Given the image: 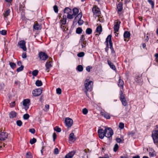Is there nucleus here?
<instances>
[{
    "mask_svg": "<svg viewBox=\"0 0 158 158\" xmlns=\"http://www.w3.org/2000/svg\"><path fill=\"white\" fill-rule=\"evenodd\" d=\"M85 89L83 90L87 96L88 91H90L92 90L93 86V82L90 80H85L84 82Z\"/></svg>",
    "mask_w": 158,
    "mask_h": 158,
    "instance_id": "nucleus-1",
    "label": "nucleus"
},
{
    "mask_svg": "<svg viewBox=\"0 0 158 158\" xmlns=\"http://www.w3.org/2000/svg\"><path fill=\"white\" fill-rule=\"evenodd\" d=\"M156 127L152 132V137L154 143L157 145L158 142V126H156Z\"/></svg>",
    "mask_w": 158,
    "mask_h": 158,
    "instance_id": "nucleus-2",
    "label": "nucleus"
},
{
    "mask_svg": "<svg viewBox=\"0 0 158 158\" xmlns=\"http://www.w3.org/2000/svg\"><path fill=\"white\" fill-rule=\"evenodd\" d=\"M105 136L107 138H110L112 137V136L113 134V132L112 129L110 128H106L105 129Z\"/></svg>",
    "mask_w": 158,
    "mask_h": 158,
    "instance_id": "nucleus-3",
    "label": "nucleus"
},
{
    "mask_svg": "<svg viewBox=\"0 0 158 158\" xmlns=\"http://www.w3.org/2000/svg\"><path fill=\"white\" fill-rule=\"evenodd\" d=\"M64 13L67 15V18L69 19H73V16L72 15V10L69 8H65L64 10Z\"/></svg>",
    "mask_w": 158,
    "mask_h": 158,
    "instance_id": "nucleus-4",
    "label": "nucleus"
},
{
    "mask_svg": "<svg viewBox=\"0 0 158 158\" xmlns=\"http://www.w3.org/2000/svg\"><path fill=\"white\" fill-rule=\"evenodd\" d=\"M92 10L94 16L98 17L100 15L101 12L98 8L94 6L92 8Z\"/></svg>",
    "mask_w": 158,
    "mask_h": 158,
    "instance_id": "nucleus-5",
    "label": "nucleus"
},
{
    "mask_svg": "<svg viewBox=\"0 0 158 158\" xmlns=\"http://www.w3.org/2000/svg\"><path fill=\"white\" fill-rule=\"evenodd\" d=\"M65 125L68 127H70L72 126L73 121L70 118H67L65 120Z\"/></svg>",
    "mask_w": 158,
    "mask_h": 158,
    "instance_id": "nucleus-6",
    "label": "nucleus"
},
{
    "mask_svg": "<svg viewBox=\"0 0 158 158\" xmlns=\"http://www.w3.org/2000/svg\"><path fill=\"white\" fill-rule=\"evenodd\" d=\"M30 102V99H27L23 101V105L24 106V109L26 110H27L29 108Z\"/></svg>",
    "mask_w": 158,
    "mask_h": 158,
    "instance_id": "nucleus-7",
    "label": "nucleus"
},
{
    "mask_svg": "<svg viewBox=\"0 0 158 158\" xmlns=\"http://www.w3.org/2000/svg\"><path fill=\"white\" fill-rule=\"evenodd\" d=\"M39 56L40 59L43 60H45L48 57L46 54L42 52L39 53Z\"/></svg>",
    "mask_w": 158,
    "mask_h": 158,
    "instance_id": "nucleus-8",
    "label": "nucleus"
},
{
    "mask_svg": "<svg viewBox=\"0 0 158 158\" xmlns=\"http://www.w3.org/2000/svg\"><path fill=\"white\" fill-rule=\"evenodd\" d=\"M42 92V90L41 89H37L34 90L32 91V94L35 96H37L40 95Z\"/></svg>",
    "mask_w": 158,
    "mask_h": 158,
    "instance_id": "nucleus-9",
    "label": "nucleus"
},
{
    "mask_svg": "<svg viewBox=\"0 0 158 158\" xmlns=\"http://www.w3.org/2000/svg\"><path fill=\"white\" fill-rule=\"evenodd\" d=\"M26 42L24 40H21L18 43V45L20 47L22 48L24 51H25L27 50V48L25 45Z\"/></svg>",
    "mask_w": 158,
    "mask_h": 158,
    "instance_id": "nucleus-10",
    "label": "nucleus"
},
{
    "mask_svg": "<svg viewBox=\"0 0 158 158\" xmlns=\"http://www.w3.org/2000/svg\"><path fill=\"white\" fill-rule=\"evenodd\" d=\"M98 133L99 137L101 139H103L105 136V131L103 129H100L98 131Z\"/></svg>",
    "mask_w": 158,
    "mask_h": 158,
    "instance_id": "nucleus-11",
    "label": "nucleus"
},
{
    "mask_svg": "<svg viewBox=\"0 0 158 158\" xmlns=\"http://www.w3.org/2000/svg\"><path fill=\"white\" fill-rule=\"evenodd\" d=\"M8 136V134L6 132H2L0 134V140H5Z\"/></svg>",
    "mask_w": 158,
    "mask_h": 158,
    "instance_id": "nucleus-12",
    "label": "nucleus"
},
{
    "mask_svg": "<svg viewBox=\"0 0 158 158\" xmlns=\"http://www.w3.org/2000/svg\"><path fill=\"white\" fill-rule=\"evenodd\" d=\"M120 23V21L117 20L114 23V30L115 32L118 31L119 28V25Z\"/></svg>",
    "mask_w": 158,
    "mask_h": 158,
    "instance_id": "nucleus-13",
    "label": "nucleus"
},
{
    "mask_svg": "<svg viewBox=\"0 0 158 158\" xmlns=\"http://www.w3.org/2000/svg\"><path fill=\"white\" fill-rule=\"evenodd\" d=\"M75 153L74 151H72L66 155L65 158H72Z\"/></svg>",
    "mask_w": 158,
    "mask_h": 158,
    "instance_id": "nucleus-14",
    "label": "nucleus"
},
{
    "mask_svg": "<svg viewBox=\"0 0 158 158\" xmlns=\"http://www.w3.org/2000/svg\"><path fill=\"white\" fill-rule=\"evenodd\" d=\"M111 36L110 35H109L106 39V42L107 45H108V44L109 43L110 45V48L112 46V43L111 42Z\"/></svg>",
    "mask_w": 158,
    "mask_h": 158,
    "instance_id": "nucleus-15",
    "label": "nucleus"
},
{
    "mask_svg": "<svg viewBox=\"0 0 158 158\" xmlns=\"http://www.w3.org/2000/svg\"><path fill=\"white\" fill-rule=\"evenodd\" d=\"M69 141L73 142L76 140V138L73 133H71L69 135Z\"/></svg>",
    "mask_w": 158,
    "mask_h": 158,
    "instance_id": "nucleus-16",
    "label": "nucleus"
},
{
    "mask_svg": "<svg viewBox=\"0 0 158 158\" xmlns=\"http://www.w3.org/2000/svg\"><path fill=\"white\" fill-rule=\"evenodd\" d=\"M45 67L46 68V70L47 72H48L50 68L52 67V65L49 61H47L45 64Z\"/></svg>",
    "mask_w": 158,
    "mask_h": 158,
    "instance_id": "nucleus-17",
    "label": "nucleus"
},
{
    "mask_svg": "<svg viewBox=\"0 0 158 158\" xmlns=\"http://www.w3.org/2000/svg\"><path fill=\"white\" fill-rule=\"evenodd\" d=\"M33 28L35 30H40L41 28V26L39 25L37 22H35Z\"/></svg>",
    "mask_w": 158,
    "mask_h": 158,
    "instance_id": "nucleus-18",
    "label": "nucleus"
},
{
    "mask_svg": "<svg viewBox=\"0 0 158 158\" xmlns=\"http://www.w3.org/2000/svg\"><path fill=\"white\" fill-rule=\"evenodd\" d=\"M101 114L107 119H109L110 118L109 114L106 112H101Z\"/></svg>",
    "mask_w": 158,
    "mask_h": 158,
    "instance_id": "nucleus-19",
    "label": "nucleus"
},
{
    "mask_svg": "<svg viewBox=\"0 0 158 158\" xmlns=\"http://www.w3.org/2000/svg\"><path fill=\"white\" fill-rule=\"evenodd\" d=\"M9 117L10 118H13L15 117L17 115V113L14 111L11 112L9 114Z\"/></svg>",
    "mask_w": 158,
    "mask_h": 158,
    "instance_id": "nucleus-20",
    "label": "nucleus"
},
{
    "mask_svg": "<svg viewBox=\"0 0 158 158\" xmlns=\"http://www.w3.org/2000/svg\"><path fill=\"white\" fill-rule=\"evenodd\" d=\"M73 13L72 14V15L73 16V18L79 12V10L77 8H74L73 10Z\"/></svg>",
    "mask_w": 158,
    "mask_h": 158,
    "instance_id": "nucleus-21",
    "label": "nucleus"
},
{
    "mask_svg": "<svg viewBox=\"0 0 158 158\" xmlns=\"http://www.w3.org/2000/svg\"><path fill=\"white\" fill-rule=\"evenodd\" d=\"M108 64L110 66V68L114 70L116 69L115 66L109 60H107Z\"/></svg>",
    "mask_w": 158,
    "mask_h": 158,
    "instance_id": "nucleus-22",
    "label": "nucleus"
},
{
    "mask_svg": "<svg viewBox=\"0 0 158 158\" xmlns=\"http://www.w3.org/2000/svg\"><path fill=\"white\" fill-rule=\"evenodd\" d=\"M61 23L62 24L64 25L66 23V15H65L63 16V19L61 20Z\"/></svg>",
    "mask_w": 158,
    "mask_h": 158,
    "instance_id": "nucleus-23",
    "label": "nucleus"
},
{
    "mask_svg": "<svg viewBox=\"0 0 158 158\" xmlns=\"http://www.w3.org/2000/svg\"><path fill=\"white\" fill-rule=\"evenodd\" d=\"M82 16V14L80 13L74 19V22H76L77 20H79L80 19H81Z\"/></svg>",
    "mask_w": 158,
    "mask_h": 158,
    "instance_id": "nucleus-24",
    "label": "nucleus"
},
{
    "mask_svg": "<svg viewBox=\"0 0 158 158\" xmlns=\"http://www.w3.org/2000/svg\"><path fill=\"white\" fill-rule=\"evenodd\" d=\"M79 43L82 46V48H85L87 44L86 41H80Z\"/></svg>",
    "mask_w": 158,
    "mask_h": 158,
    "instance_id": "nucleus-25",
    "label": "nucleus"
},
{
    "mask_svg": "<svg viewBox=\"0 0 158 158\" xmlns=\"http://www.w3.org/2000/svg\"><path fill=\"white\" fill-rule=\"evenodd\" d=\"M123 4L121 2H119L117 6V9L118 11H121L123 9Z\"/></svg>",
    "mask_w": 158,
    "mask_h": 158,
    "instance_id": "nucleus-26",
    "label": "nucleus"
},
{
    "mask_svg": "<svg viewBox=\"0 0 158 158\" xmlns=\"http://www.w3.org/2000/svg\"><path fill=\"white\" fill-rule=\"evenodd\" d=\"M123 84L124 82L123 81V80H119V81L118 84V86L122 87V88H123Z\"/></svg>",
    "mask_w": 158,
    "mask_h": 158,
    "instance_id": "nucleus-27",
    "label": "nucleus"
},
{
    "mask_svg": "<svg viewBox=\"0 0 158 158\" xmlns=\"http://www.w3.org/2000/svg\"><path fill=\"white\" fill-rule=\"evenodd\" d=\"M35 85L37 86H40L42 85V83L41 81L38 80L35 82Z\"/></svg>",
    "mask_w": 158,
    "mask_h": 158,
    "instance_id": "nucleus-28",
    "label": "nucleus"
},
{
    "mask_svg": "<svg viewBox=\"0 0 158 158\" xmlns=\"http://www.w3.org/2000/svg\"><path fill=\"white\" fill-rule=\"evenodd\" d=\"M149 155L151 157L155 156L156 155V152L154 151H152L149 152Z\"/></svg>",
    "mask_w": 158,
    "mask_h": 158,
    "instance_id": "nucleus-29",
    "label": "nucleus"
},
{
    "mask_svg": "<svg viewBox=\"0 0 158 158\" xmlns=\"http://www.w3.org/2000/svg\"><path fill=\"white\" fill-rule=\"evenodd\" d=\"M10 11V10L8 9L6 11L5 13L3 14V15L5 16V17H6L9 15Z\"/></svg>",
    "mask_w": 158,
    "mask_h": 158,
    "instance_id": "nucleus-30",
    "label": "nucleus"
},
{
    "mask_svg": "<svg viewBox=\"0 0 158 158\" xmlns=\"http://www.w3.org/2000/svg\"><path fill=\"white\" fill-rule=\"evenodd\" d=\"M102 31V27L101 26H98L96 29V32H98L100 34L101 31Z\"/></svg>",
    "mask_w": 158,
    "mask_h": 158,
    "instance_id": "nucleus-31",
    "label": "nucleus"
},
{
    "mask_svg": "<svg viewBox=\"0 0 158 158\" xmlns=\"http://www.w3.org/2000/svg\"><path fill=\"white\" fill-rule=\"evenodd\" d=\"M130 33L126 31L125 32L124 34V38H128L130 37Z\"/></svg>",
    "mask_w": 158,
    "mask_h": 158,
    "instance_id": "nucleus-32",
    "label": "nucleus"
},
{
    "mask_svg": "<svg viewBox=\"0 0 158 158\" xmlns=\"http://www.w3.org/2000/svg\"><path fill=\"white\" fill-rule=\"evenodd\" d=\"M77 69L78 71L79 72H81L83 70V68L82 65H79L77 66Z\"/></svg>",
    "mask_w": 158,
    "mask_h": 158,
    "instance_id": "nucleus-33",
    "label": "nucleus"
},
{
    "mask_svg": "<svg viewBox=\"0 0 158 158\" xmlns=\"http://www.w3.org/2000/svg\"><path fill=\"white\" fill-rule=\"evenodd\" d=\"M92 32V30L90 28H88L87 29L86 31V33L88 34H90Z\"/></svg>",
    "mask_w": 158,
    "mask_h": 158,
    "instance_id": "nucleus-34",
    "label": "nucleus"
},
{
    "mask_svg": "<svg viewBox=\"0 0 158 158\" xmlns=\"http://www.w3.org/2000/svg\"><path fill=\"white\" fill-rule=\"evenodd\" d=\"M9 64L10 67L13 69L15 68L16 67V64L14 63L10 62Z\"/></svg>",
    "mask_w": 158,
    "mask_h": 158,
    "instance_id": "nucleus-35",
    "label": "nucleus"
},
{
    "mask_svg": "<svg viewBox=\"0 0 158 158\" xmlns=\"http://www.w3.org/2000/svg\"><path fill=\"white\" fill-rule=\"evenodd\" d=\"M125 99V97L124 95L123 94V93L122 92V91H120V100H121L122 99Z\"/></svg>",
    "mask_w": 158,
    "mask_h": 158,
    "instance_id": "nucleus-36",
    "label": "nucleus"
},
{
    "mask_svg": "<svg viewBox=\"0 0 158 158\" xmlns=\"http://www.w3.org/2000/svg\"><path fill=\"white\" fill-rule=\"evenodd\" d=\"M82 30L80 27L77 28L76 30V32L77 33L80 34L82 32Z\"/></svg>",
    "mask_w": 158,
    "mask_h": 158,
    "instance_id": "nucleus-37",
    "label": "nucleus"
},
{
    "mask_svg": "<svg viewBox=\"0 0 158 158\" xmlns=\"http://www.w3.org/2000/svg\"><path fill=\"white\" fill-rule=\"evenodd\" d=\"M36 139L33 138V139L30 140V143L31 144H33L36 142Z\"/></svg>",
    "mask_w": 158,
    "mask_h": 158,
    "instance_id": "nucleus-38",
    "label": "nucleus"
},
{
    "mask_svg": "<svg viewBox=\"0 0 158 158\" xmlns=\"http://www.w3.org/2000/svg\"><path fill=\"white\" fill-rule=\"evenodd\" d=\"M122 102V104L124 106H126L127 104V102L126 99H125L120 100Z\"/></svg>",
    "mask_w": 158,
    "mask_h": 158,
    "instance_id": "nucleus-39",
    "label": "nucleus"
},
{
    "mask_svg": "<svg viewBox=\"0 0 158 158\" xmlns=\"http://www.w3.org/2000/svg\"><path fill=\"white\" fill-rule=\"evenodd\" d=\"M23 67H24L22 65H21V66L20 67H19L17 69V71L18 72H20V71H22L23 69Z\"/></svg>",
    "mask_w": 158,
    "mask_h": 158,
    "instance_id": "nucleus-40",
    "label": "nucleus"
},
{
    "mask_svg": "<svg viewBox=\"0 0 158 158\" xmlns=\"http://www.w3.org/2000/svg\"><path fill=\"white\" fill-rule=\"evenodd\" d=\"M54 129L55 131L58 132H60L61 131V129L57 126Z\"/></svg>",
    "mask_w": 158,
    "mask_h": 158,
    "instance_id": "nucleus-41",
    "label": "nucleus"
},
{
    "mask_svg": "<svg viewBox=\"0 0 158 158\" xmlns=\"http://www.w3.org/2000/svg\"><path fill=\"white\" fill-rule=\"evenodd\" d=\"M56 93L58 94H61L62 91L60 88H58L56 89Z\"/></svg>",
    "mask_w": 158,
    "mask_h": 158,
    "instance_id": "nucleus-42",
    "label": "nucleus"
},
{
    "mask_svg": "<svg viewBox=\"0 0 158 158\" xmlns=\"http://www.w3.org/2000/svg\"><path fill=\"white\" fill-rule=\"evenodd\" d=\"M26 158H32V156L30 152L27 153L26 155Z\"/></svg>",
    "mask_w": 158,
    "mask_h": 158,
    "instance_id": "nucleus-43",
    "label": "nucleus"
},
{
    "mask_svg": "<svg viewBox=\"0 0 158 158\" xmlns=\"http://www.w3.org/2000/svg\"><path fill=\"white\" fill-rule=\"evenodd\" d=\"M29 115L27 114H24L23 116V118L24 119H27L29 118Z\"/></svg>",
    "mask_w": 158,
    "mask_h": 158,
    "instance_id": "nucleus-44",
    "label": "nucleus"
},
{
    "mask_svg": "<svg viewBox=\"0 0 158 158\" xmlns=\"http://www.w3.org/2000/svg\"><path fill=\"white\" fill-rule=\"evenodd\" d=\"M16 124L18 126L20 127L21 126H22V122L21 120H17L16 121Z\"/></svg>",
    "mask_w": 158,
    "mask_h": 158,
    "instance_id": "nucleus-45",
    "label": "nucleus"
},
{
    "mask_svg": "<svg viewBox=\"0 0 158 158\" xmlns=\"http://www.w3.org/2000/svg\"><path fill=\"white\" fill-rule=\"evenodd\" d=\"M118 146L117 144H116L114 148V152H116L118 149Z\"/></svg>",
    "mask_w": 158,
    "mask_h": 158,
    "instance_id": "nucleus-46",
    "label": "nucleus"
},
{
    "mask_svg": "<svg viewBox=\"0 0 158 158\" xmlns=\"http://www.w3.org/2000/svg\"><path fill=\"white\" fill-rule=\"evenodd\" d=\"M38 72V71L37 70H34L32 73V75L33 76H36L37 75Z\"/></svg>",
    "mask_w": 158,
    "mask_h": 158,
    "instance_id": "nucleus-47",
    "label": "nucleus"
},
{
    "mask_svg": "<svg viewBox=\"0 0 158 158\" xmlns=\"http://www.w3.org/2000/svg\"><path fill=\"white\" fill-rule=\"evenodd\" d=\"M148 2L151 5L152 8H153L154 4L153 1L152 0H148Z\"/></svg>",
    "mask_w": 158,
    "mask_h": 158,
    "instance_id": "nucleus-48",
    "label": "nucleus"
},
{
    "mask_svg": "<svg viewBox=\"0 0 158 158\" xmlns=\"http://www.w3.org/2000/svg\"><path fill=\"white\" fill-rule=\"evenodd\" d=\"M84 53L83 52H81L77 54V56L79 57H82L84 56Z\"/></svg>",
    "mask_w": 158,
    "mask_h": 158,
    "instance_id": "nucleus-49",
    "label": "nucleus"
},
{
    "mask_svg": "<svg viewBox=\"0 0 158 158\" xmlns=\"http://www.w3.org/2000/svg\"><path fill=\"white\" fill-rule=\"evenodd\" d=\"M49 108V106L48 104H46L45 106L44 110L47 111L48 110Z\"/></svg>",
    "mask_w": 158,
    "mask_h": 158,
    "instance_id": "nucleus-50",
    "label": "nucleus"
},
{
    "mask_svg": "<svg viewBox=\"0 0 158 158\" xmlns=\"http://www.w3.org/2000/svg\"><path fill=\"white\" fill-rule=\"evenodd\" d=\"M119 127L121 129H123L124 127V124L122 123H120L119 125Z\"/></svg>",
    "mask_w": 158,
    "mask_h": 158,
    "instance_id": "nucleus-51",
    "label": "nucleus"
},
{
    "mask_svg": "<svg viewBox=\"0 0 158 158\" xmlns=\"http://www.w3.org/2000/svg\"><path fill=\"white\" fill-rule=\"evenodd\" d=\"M82 112L84 114H86L88 112V110L86 108H84L82 110Z\"/></svg>",
    "mask_w": 158,
    "mask_h": 158,
    "instance_id": "nucleus-52",
    "label": "nucleus"
},
{
    "mask_svg": "<svg viewBox=\"0 0 158 158\" xmlns=\"http://www.w3.org/2000/svg\"><path fill=\"white\" fill-rule=\"evenodd\" d=\"M54 10L56 13H57L58 12V7L56 5H55L53 7Z\"/></svg>",
    "mask_w": 158,
    "mask_h": 158,
    "instance_id": "nucleus-53",
    "label": "nucleus"
},
{
    "mask_svg": "<svg viewBox=\"0 0 158 158\" xmlns=\"http://www.w3.org/2000/svg\"><path fill=\"white\" fill-rule=\"evenodd\" d=\"M0 33L3 35H5L6 34V31L5 30H2L0 31Z\"/></svg>",
    "mask_w": 158,
    "mask_h": 158,
    "instance_id": "nucleus-54",
    "label": "nucleus"
},
{
    "mask_svg": "<svg viewBox=\"0 0 158 158\" xmlns=\"http://www.w3.org/2000/svg\"><path fill=\"white\" fill-rule=\"evenodd\" d=\"M78 23L79 25H81L83 23V21L80 19L78 21Z\"/></svg>",
    "mask_w": 158,
    "mask_h": 158,
    "instance_id": "nucleus-55",
    "label": "nucleus"
},
{
    "mask_svg": "<svg viewBox=\"0 0 158 158\" xmlns=\"http://www.w3.org/2000/svg\"><path fill=\"white\" fill-rule=\"evenodd\" d=\"M29 131L31 133L34 134L35 132V131L34 129H30L29 130Z\"/></svg>",
    "mask_w": 158,
    "mask_h": 158,
    "instance_id": "nucleus-56",
    "label": "nucleus"
},
{
    "mask_svg": "<svg viewBox=\"0 0 158 158\" xmlns=\"http://www.w3.org/2000/svg\"><path fill=\"white\" fill-rule=\"evenodd\" d=\"M52 136L53 138V140L54 142H55L56 137V135L55 133H53Z\"/></svg>",
    "mask_w": 158,
    "mask_h": 158,
    "instance_id": "nucleus-57",
    "label": "nucleus"
},
{
    "mask_svg": "<svg viewBox=\"0 0 158 158\" xmlns=\"http://www.w3.org/2000/svg\"><path fill=\"white\" fill-rule=\"evenodd\" d=\"M15 102H12L10 104V106L11 107H14L15 106Z\"/></svg>",
    "mask_w": 158,
    "mask_h": 158,
    "instance_id": "nucleus-58",
    "label": "nucleus"
},
{
    "mask_svg": "<svg viewBox=\"0 0 158 158\" xmlns=\"http://www.w3.org/2000/svg\"><path fill=\"white\" fill-rule=\"evenodd\" d=\"M84 41L85 40V38H84V35H82L81 37L80 41Z\"/></svg>",
    "mask_w": 158,
    "mask_h": 158,
    "instance_id": "nucleus-59",
    "label": "nucleus"
},
{
    "mask_svg": "<svg viewBox=\"0 0 158 158\" xmlns=\"http://www.w3.org/2000/svg\"><path fill=\"white\" fill-rule=\"evenodd\" d=\"M54 153L56 154H57L59 153V150L57 148H56L54 149Z\"/></svg>",
    "mask_w": 158,
    "mask_h": 158,
    "instance_id": "nucleus-60",
    "label": "nucleus"
},
{
    "mask_svg": "<svg viewBox=\"0 0 158 158\" xmlns=\"http://www.w3.org/2000/svg\"><path fill=\"white\" fill-rule=\"evenodd\" d=\"M130 0H122V1L123 2V3L125 4H126L127 3H128L130 2Z\"/></svg>",
    "mask_w": 158,
    "mask_h": 158,
    "instance_id": "nucleus-61",
    "label": "nucleus"
},
{
    "mask_svg": "<svg viewBox=\"0 0 158 158\" xmlns=\"http://www.w3.org/2000/svg\"><path fill=\"white\" fill-rule=\"evenodd\" d=\"M144 38L145 40L147 42L149 39L148 35L147 34L146 36H145Z\"/></svg>",
    "mask_w": 158,
    "mask_h": 158,
    "instance_id": "nucleus-62",
    "label": "nucleus"
},
{
    "mask_svg": "<svg viewBox=\"0 0 158 158\" xmlns=\"http://www.w3.org/2000/svg\"><path fill=\"white\" fill-rule=\"evenodd\" d=\"M116 140L117 142L118 143H120L122 141L121 139L120 138H116Z\"/></svg>",
    "mask_w": 158,
    "mask_h": 158,
    "instance_id": "nucleus-63",
    "label": "nucleus"
},
{
    "mask_svg": "<svg viewBox=\"0 0 158 158\" xmlns=\"http://www.w3.org/2000/svg\"><path fill=\"white\" fill-rule=\"evenodd\" d=\"M156 60V61L158 62V54H155Z\"/></svg>",
    "mask_w": 158,
    "mask_h": 158,
    "instance_id": "nucleus-64",
    "label": "nucleus"
}]
</instances>
